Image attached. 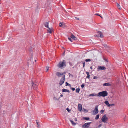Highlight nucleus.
I'll list each match as a JSON object with an SVG mask.
<instances>
[{"instance_id":"obj_30","label":"nucleus","mask_w":128,"mask_h":128,"mask_svg":"<svg viewBox=\"0 0 128 128\" xmlns=\"http://www.w3.org/2000/svg\"><path fill=\"white\" fill-rule=\"evenodd\" d=\"M104 112V110H101L100 111V112L101 114L103 113Z\"/></svg>"},{"instance_id":"obj_46","label":"nucleus","mask_w":128,"mask_h":128,"mask_svg":"<svg viewBox=\"0 0 128 128\" xmlns=\"http://www.w3.org/2000/svg\"><path fill=\"white\" fill-rule=\"evenodd\" d=\"M65 51H64V52L62 54L63 56H64L65 55Z\"/></svg>"},{"instance_id":"obj_55","label":"nucleus","mask_w":128,"mask_h":128,"mask_svg":"<svg viewBox=\"0 0 128 128\" xmlns=\"http://www.w3.org/2000/svg\"><path fill=\"white\" fill-rule=\"evenodd\" d=\"M90 68L92 69V66H91L90 67Z\"/></svg>"},{"instance_id":"obj_9","label":"nucleus","mask_w":128,"mask_h":128,"mask_svg":"<svg viewBox=\"0 0 128 128\" xmlns=\"http://www.w3.org/2000/svg\"><path fill=\"white\" fill-rule=\"evenodd\" d=\"M106 68L104 66H98V70H105Z\"/></svg>"},{"instance_id":"obj_33","label":"nucleus","mask_w":128,"mask_h":128,"mask_svg":"<svg viewBox=\"0 0 128 128\" xmlns=\"http://www.w3.org/2000/svg\"><path fill=\"white\" fill-rule=\"evenodd\" d=\"M59 26L60 27L62 26V24L61 22L59 24Z\"/></svg>"},{"instance_id":"obj_11","label":"nucleus","mask_w":128,"mask_h":128,"mask_svg":"<svg viewBox=\"0 0 128 128\" xmlns=\"http://www.w3.org/2000/svg\"><path fill=\"white\" fill-rule=\"evenodd\" d=\"M98 32V34L97 35H96V36L97 37H100L101 38H102L103 37V35L102 34V33L101 32H100L98 31H97Z\"/></svg>"},{"instance_id":"obj_4","label":"nucleus","mask_w":128,"mask_h":128,"mask_svg":"<svg viewBox=\"0 0 128 128\" xmlns=\"http://www.w3.org/2000/svg\"><path fill=\"white\" fill-rule=\"evenodd\" d=\"M91 123V122L86 123L82 126V127L83 128H88L90 126V124Z\"/></svg>"},{"instance_id":"obj_56","label":"nucleus","mask_w":128,"mask_h":128,"mask_svg":"<svg viewBox=\"0 0 128 128\" xmlns=\"http://www.w3.org/2000/svg\"><path fill=\"white\" fill-rule=\"evenodd\" d=\"M100 16L102 18V17L100 15Z\"/></svg>"},{"instance_id":"obj_13","label":"nucleus","mask_w":128,"mask_h":128,"mask_svg":"<svg viewBox=\"0 0 128 128\" xmlns=\"http://www.w3.org/2000/svg\"><path fill=\"white\" fill-rule=\"evenodd\" d=\"M70 37L74 40H77L76 38L73 34L71 35Z\"/></svg>"},{"instance_id":"obj_53","label":"nucleus","mask_w":128,"mask_h":128,"mask_svg":"<svg viewBox=\"0 0 128 128\" xmlns=\"http://www.w3.org/2000/svg\"><path fill=\"white\" fill-rule=\"evenodd\" d=\"M68 86H71V85H70V84H69V85H68Z\"/></svg>"},{"instance_id":"obj_25","label":"nucleus","mask_w":128,"mask_h":128,"mask_svg":"<svg viewBox=\"0 0 128 128\" xmlns=\"http://www.w3.org/2000/svg\"><path fill=\"white\" fill-rule=\"evenodd\" d=\"M89 96H97V94H90Z\"/></svg>"},{"instance_id":"obj_16","label":"nucleus","mask_w":128,"mask_h":128,"mask_svg":"<svg viewBox=\"0 0 128 128\" xmlns=\"http://www.w3.org/2000/svg\"><path fill=\"white\" fill-rule=\"evenodd\" d=\"M69 120L71 122L72 125L73 126H75L76 124L74 123V122L72 120H70V119H69Z\"/></svg>"},{"instance_id":"obj_51","label":"nucleus","mask_w":128,"mask_h":128,"mask_svg":"<svg viewBox=\"0 0 128 128\" xmlns=\"http://www.w3.org/2000/svg\"><path fill=\"white\" fill-rule=\"evenodd\" d=\"M96 15H97V16H100V15L99 14H96Z\"/></svg>"},{"instance_id":"obj_42","label":"nucleus","mask_w":128,"mask_h":128,"mask_svg":"<svg viewBox=\"0 0 128 128\" xmlns=\"http://www.w3.org/2000/svg\"><path fill=\"white\" fill-rule=\"evenodd\" d=\"M32 48H30L29 50V51L31 52L32 50Z\"/></svg>"},{"instance_id":"obj_49","label":"nucleus","mask_w":128,"mask_h":128,"mask_svg":"<svg viewBox=\"0 0 128 128\" xmlns=\"http://www.w3.org/2000/svg\"><path fill=\"white\" fill-rule=\"evenodd\" d=\"M75 18H76L77 20H79V18H77V17H75Z\"/></svg>"},{"instance_id":"obj_32","label":"nucleus","mask_w":128,"mask_h":128,"mask_svg":"<svg viewBox=\"0 0 128 128\" xmlns=\"http://www.w3.org/2000/svg\"><path fill=\"white\" fill-rule=\"evenodd\" d=\"M70 88L73 91H74L75 90V88Z\"/></svg>"},{"instance_id":"obj_10","label":"nucleus","mask_w":128,"mask_h":128,"mask_svg":"<svg viewBox=\"0 0 128 128\" xmlns=\"http://www.w3.org/2000/svg\"><path fill=\"white\" fill-rule=\"evenodd\" d=\"M78 110L80 112L82 109V106L81 104H78Z\"/></svg>"},{"instance_id":"obj_14","label":"nucleus","mask_w":128,"mask_h":128,"mask_svg":"<svg viewBox=\"0 0 128 128\" xmlns=\"http://www.w3.org/2000/svg\"><path fill=\"white\" fill-rule=\"evenodd\" d=\"M49 22H46L44 23V26L46 28H48L49 27Z\"/></svg>"},{"instance_id":"obj_3","label":"nucleus","mask_w":128,"mask_h":128,"mask_svg":"<svg viewBox=\"0 0 128 128\" xmlns=\"http://www.w3.org/2000/svg\"><path fill=\"white\" fill-rule=\"evenodd\" d=\"M108 120V118L106 116V114L104 115L102 117L101 120L102 122L104 123H107L106 121H107Z\"/></svg>"},{"instance_id":"obj_60","label":"nucleus","mask_w":128,"mask_h":128,"mask_svg":"<svg viewBox=\"0 0 128 128\" xmlns=\"http://www.w3.org/2000/svg\"><path fill=\"white\" fill-rule=\"evenodd\" d=\"M72 68H74V67H72Z\"/></svg>"},{"instance_id":"obj_48","label":"nucleus","mask_w":128,"mask_h":128,"mask_svg":"<svg viewBox=\"0 0 128 128\" xmlns=\"http://www.w3.org/2000/svg\"><path fill=\"white\" fill-rule=\"evenodd\" d=\"M38 125V128H39L40 127V125H39V124H38L37 125Z\"/></svg>"},{"instance_id":"obj_7","label":"nucleus","mask_w":128,"mask_h":128,"mask_svg":"<svg viewBox=\"0 0 128 128\" xmlns=\"http://www.w3.org/2000/svg\"><path fill=\"white\" fill-rule=\"evenodd\" d=\"M65 80V75H63L62 78L60 79L59 83V84L60 85H62L64 83Z\"/></svg>"},{"instance_id":"obj_27","label":"nucleus","mask_w":128,"mask_h":128,"mask_svg":"<svg viewBox=\"0 0 128 128\" xmlns=\"http://www.w3.org/2000/svg\"><path fill=\"white\" fill-rule=\"evenodd\" d=\"M66 110L68 112H70L71 111V110L70 109L68 108H66Z\"/></svg>"},{"instance_id":"obj_24","label":"nucleus","mask_w":128,"mask_h":128,"mask_svg":"<svg viewBox=\"0 0 128 128\" xmlns=\"http://www.w3.org/2000/svg\"><path fill=\"white\" fill-rule=\"evenodd\" d=\"M80 89L78 88H76V93H79L80 92Z\"/></svg>"},{"instance_id":"obj_28","label":"nucleus","mask_w":128,"mask_h":128,"mask_svg":"<svg viewBox=\"0 0 128 128\" xmlns=\"http://www.w3.org/2000/svg\"><path fill=\"white\" fill-rule=\"evenodd\" d=\"M85 62H82L83 64V67L84 68L85 66Z\"/></svg>"},{"instance_id":"obj_26","label":"nucleus","mask_w":128,"mask_h":128,"mask_svg":"<svg viewBox=\"0 0 128 128\" xmlns=\"http://www.w3.org/2000/svg\"><path fill=\"white\" fill-rule=\"evenodd\" d=\"M85 61L86 62H90V61H91V60L90 59H86L85 60Z\"/></svg>"},{"instance_id":"obj_39","label":"nucleus","mask_w":128,"mask_h":128,"mask_svg":"<svg viewBox=\"0 0 128 128\" xmlns=\"http://www.w3.org/2000/svg\"><path fill=\"white\" fill-rule=\"evenodd\" d=\"M69 84H68L67 82H66V86H68Z\"/></svg>"},{"instance_id":"obj_40","label":"nucleus","mask_w":128,"mask_h":128,"mask_svg":"<svg viewBox=\"0 0 128 128\" xmlns=\"http://www.w3.org/2000/svg\"><path fill=\"white\" fill-rule=\"evenodd\" d=\"M86 73L87 74V75H89V72H86Z\"/></svg>"},{"instance_id":"obj_1","label":"nucleus","mask_w":128,"mask_h":128,"mask_svg":"<svg viewBox=\"0 0 128 128\" xmlns=\"http://www.w3.org/2000/svg\"><path fill=\"white\" fill-rule=\"evenodd\" d=\"M66 62L64 60H63L62 61L60 62L58 65V67L61 68H64L66 66Z\"/></svg>"},{"instance_id":"obj_38","label":"nucleus","mask_w":128,"mask_h":128,"mask_svg":"<svg viewBox=\"0 0 128 128\" xmlns=\"http://www.w3.org/2000/svg\"><path fill=\"white\" fill-rule=\"evenodd\" d=\"M102 125L101 124H100L98 126V128H100V127L101 126H102Z\"/></svg>"},{"instance_id":"obj_34","label":"nucleus","mask_w":128,"mask_h":128,"mask_svg":"<svg viewBox=\"0 0 128 128\" xmlns=\"http://www.w3.org/2000/svg\"><path fill=\"white\" fill-rule=\"evenodd\" d=\"M86 78H88V79L90 78V74L87 75V76L86 77Z\"/></svg>"},{"instance_id":"obj_44","label":"nucleus","mask_w":128,"mask_h":128,"mask_svg":"<svg viewBox=\"0 0 128 128\" xmlns=\"http://www.w3.org/2000/svg\"><path fill=\"white\" fill-rule=\"evenodd\" d=\"M104 60L106 61V62H108V60L107 59H106V58H104Z\"/></svg>"},{"instance_id":"obj_29","label":"nucleus","mask_w":128,"mask_h":128,"mask_svg":"<svg viewBox=\"0 0 128 128\" xmlns=\"http://www.w3.org/2000/svg\"><path fill=\"white\" fill-rule=\"evenodd\" d=\"M68 39L69 40H70L71 42H72V39L71 38H69V37L68 38Z\"/></svg>"},{"instance_id":"obj_8","label":"nucleus","mask_w":128,"mask_h":128,"mask_svg":"<svg viewBox=\"0 0 128 128\" xmlns=\"http://www.w3.org/2000/svg\"><path fill=\"white\" fill-rule=\"evenodd\" d=\"M48 29L47 30V32L50 34H52V32L54 31L52 28L51 27V28H50L48 27Z\"/></svg>"},{"instance_id":"obj_23","label":"nucleus","mask_w":128,"mask_h":128,"mask_svg":"<svg viewBox=\"0 0 128 128\" xmlns=\"http://www.w3.org/2000/svg\"><path fill=\"white\" fill-rule=\"evenodd\" d=\"M116 5L118 8H119V9L120 8V5L119 4H118V3H116Z\"/></svg>"},{"instance_id":"obj_37","label":"nucleus","mask_w":128,"mask_h":128,"mask_svg":"<svg viewBox=\"0 0 128 128\" xmlns=\"http://www.w3.org/2000/svg\"><path fill=\"white\" fill-rule=\"evenodd\" d=\"M69 64H70V66H72V63L70 62H69Z\"/></svg>"},{"instance_id":"obj_31","label":"nucleus","mask_w":128,"mask_h":128,"mask_svg":"<svg viewBox=\"0 0 128 128\" xmlns=\"http://www.w3.org/2000/svg\"><path fill=\"white\" fill-rule=\"evenodd\" d=\"M98 78V76H94L93 77V79H97V78Z\"/></svg>"},{"instance_id":"obj_35","label":"nucleus","mask_w":128,"mask_h":128,"mask_svg":"<svg viewBox=\"0 0 128 128\" xmlns=\"http://www.w3.org/2000/svg\"><path fill=\"white\" fill-rule=\"evenodd\" d=\"M84 86V84H83L81 85V87H82V88H83Z\"/></svg>"},{"instance_id":"obj_57","label":"nucleus","mask_w":128,"mask_h":128,"mask_svg":"<svg viewBox=\"0 0 128 128\" xmlns=\"http://www.w3.org/2000/svg\"><path fill=\"white\" fill-rule=\"evenodd\" d=\"M34 61L36 62V60H34Z\"/></svg>"},{"instance_id":"obj_36","label":"nucleus","mask_w":128,"mask_h":128,"mask_svg":"<svg viewBox=\"0 0 128 128\" xmlns=\"http://www.w3.org/2000/svg\"><path fill=\"white\" fill-rule=\"evenodd\" d=\"M49 70V67H46V71L47 72L48 71V70Z\"/></svg>"},{"instance_id":"obj_47","label":"nucleus","mask_w":128,"mask_h":128,"mask_svg":"<svg viewBox=\"0 0 128 128\" xmlns=\"http://www.w3.org/2000/svg\"><path fill=\"white\" fill-rule=\"evenodd\" d=\"M36 124L38 125V121L37 120H36Z\"/></svg>"},{"instance_id":"obj_52","label":"nucleus","mask_w":128,"mask_h":128,"mask_svg":"<svg viewBox=\"0 0 128 128\" xmlns=\"http://www.w3.org/2000/svg\"><path fill=\"white\" fill-rule=\"evenodd\" d=\"M74 120L75 121H77V119H76V118H75V119H74Z\"/></svg>"},{"instance_id":"obj_41","label":"nucleus","mask_w":128,"mask_h":128,"mask_svg":"<svg viewBox=\"0 0 128 128\" xmlns=\"http://www.w3.org/2000/svg\"><path fill=\"white\" fill-rule=\"evenodd\" d=\"M104 46L106 48V47H107V46L106 45V44H105L104 45Z\"/></svg>"},{"instance_id":"obj_18","label":"nucleus","mask_w":128,"mask_h":128,"mask_svg":"<svg viewBox=\"0 0 128 128\" xmlns=\"http://www.w3.org/2000/svg\"><path fill=\"white\" fill-rule=\"evenodd\" d=\"M105 103L108 106L110 107V104L108 102L107 100H106L105 102Z\"/></svg>"},{"instance_id":"obj_20","label":"nucleus","mask_w":128,"mask_h":128,"mask_svg":"<svg viewBox=\"0 0 128 128\" xmlns=\"http://www.w3.org/2000/svg\"><path fill=\"white\" fill-rule=\"evenodd\" d=\"M30 61L31 62H33L34 63V62L33 61V57H32V55L30 57Z\"/></svg>"},{"instance_id":"obj_19","label":"nucleus","mask_w":128,"mask_h":128,"mask_svg":"<svg viewBox=\"0 0 128 128\" xmlns=\"http://www.w3.org/2000/svg\"><path fill=\"white\" fill-rule=\"evenodd\" d=\"M103 86H110V84L109 83H105L104 84Z\"/></svg>"},{"instance_id":"obj_59","label":"nucleus","mask_w":128,"mask_h":128,"mask_svg":"<svg viewBox=\"0 0 128 128\" xmlns=\"http://www.w3.org/2000/svg\"><path fill=\"white\" fill-rule=\"evenodd\" d=\"M98 128L97 127H96V128Z\"/></svg>"},{"instance_id":"obj_17","label":"nucleus","mask_w":128,"mask_h":128,"mask_svg":"<svg viewBox=\"0 0 128 128\" xmlns=\"http://www.w3.org/2000/svg\"><path fill=\"white\" fill-rule=\"evenodd\" d=\"M84 120H88L90 119V118L88 117H84L82 118Z\"/></svg>"},{"instance_id":"obj_45","label":"nucleus","mask_w":128,"mask_h":128,"mask_svg":"<svg viewBox=\"0 0 128 128\" xmlns=\"http://www.w3.org/2000/svg\"><path fill=\"white\" fill-rule=\"evenodd\" d=\"M28 65H29V64H30V60H28Z\"/></svg>"},{"instance_id":"obj_21","label":"nucleus","mask_w":128,"mask_h":128,"mask_svg":"<svg viewBox=\"0 0 128 128\" xmlns=\"http://www.w3.org/2000/svg\"><path fill=\"white\" fill-rule=\"evenodd\" d=\"M83 111L84 112H88V110L83 108Z\"/></svg>"},{"instance_id":"obj_2","label":"nucleus","mask_w":128,"mask_h":128,"mask_svg":"<svg viewBox=\"0 0 128 128\" xmlns=\"http://www.w3.org/2000/svg\"><path fill=\"white\" fill-rule=\"evenodd\" d=\"M108 93L106 91L99 92L97 94V96L105 97L108 95Z\"/></svg>"},{"instance_id":"obj_43","label":"nucleus","mask_w":128,"mask_h":128,"mask_svg":"<svg viewBox=\"0 0 128 128\" xmlns=\"http://www.w3.org/2000/svg\"><path fill=\"white\" fill-rule=\"evenodd\" d=\"M114 104H110V106H114Z\"/></svg>"},{"instance_id":"obj_22","label":"nucleus","mask_w":128,"mask_h":128,"mask_svg":"<svg viewBox=\"0 0 128 128\" xmlns=\"http://www.w3.org/2000/svg\"><path fill=\"white\" fill-rule=\"evenodd\" d=\"M99 116H100L99 114H97L95 118V119L96 120H98L99 118Z\"/></svg>"},{"instance_id":"obj_5","label":"nucleus","mask_w":128,"mask_h":128,"mask_svg":"<svg viewBox=\"0 0 128 128\" xmlns=\"http://www.w3.org/2000/svg\"><path fill=\"white\" fill-rule=\"evenodd\" d=\"M98 105L96 106L94 110H93V114L96 115L98 113Z\"/></svg>"},{"instance_id":"obj_54","label":"nucleus","mask_w":128,"mask_h":128,"mask_svg":"<svg viewBox=\"0 0 128 128\" xmlns=\"http://www.w3.org/2000/svg\"><path fill=\"white\" fill-rule=\"evenodd\" d=\"M1 104L0 103V109H1Z\"/></svg>"},{"instance_id":"obj_6","label":"nucleus","mask_w":128,"mask_h":128,"mask_svg":"<svg viewBox=\"0 0 128 128\" xmlns=\"http://www.w3.org/2000/svg\"><path fill=\"white\" fill-rule=\"evenodd\" d=\"M32 88L34 90H36L37 89V86L38 85L36 83H34L32 81Z\"/></svg>"},{"instance_id":"obj_15","label":"nucleus","mask_w":128,"mask_h":128,"mask_svg":"<svg viewBox=\"0 0 128 128\" xmlns=\"http://www.w3.org/2000/svg\"><path fill=\"white\" fill-rule=\"evenodd\" d=\"M62 92H70L69 91V90L68 89H65L64 88H63L62 90Z\"/></svg>"},{"instance_id":"obj_50","label":"nucleus","mask_w":128,"mask_h":128,"mask_svg":"<svg viewBox=\"0 0 128 128\" xmlns=\"http://www.w3.org/2000/svg\"><path fill=\"white\" fill-rule=\"evenodd\" d=\"M63 96L62 94H61V95L60 96V97H62V96Z\"/></svg>"},{"instance_id":"obj_58","label":"nucleus","mask_w":128,"mask_h":128,"mask_svg":"<svg viewBox=\"0 0 128 128\" xmlns=\"http://www.w3.org/2000/svg\"><path fill=\"white\" fill-rule=\"evenodd\" d=\"M79 62H78V63H77V64H79Z\"/></svg>"},{"instance_id":"obj_12","label":"nucleus","mask_w":128,"mask_h":128,"mask_svg":"<svg viewBox=\"0 0 128 128\" xmlns=\"http://www.w3.org/2000/svg\"><path fill=\"white\" fill-rule=\"evenodd\" d=\"M64 74V72L61 73L60 72H58L56 73V74L58 76L60 77L61 76L63 75Z\"/></svg>"}]
</instances>
